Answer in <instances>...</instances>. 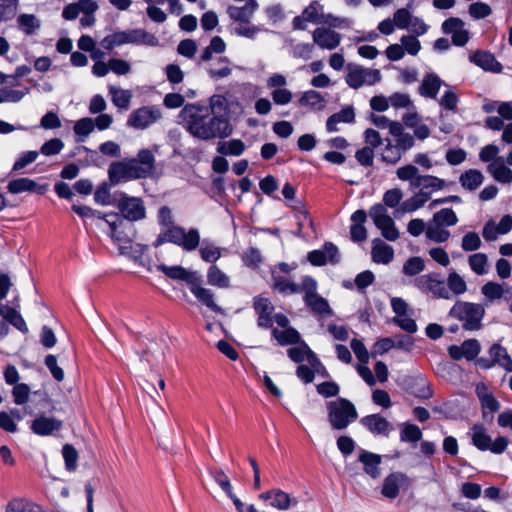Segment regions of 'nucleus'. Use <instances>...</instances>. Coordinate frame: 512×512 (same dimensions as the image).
<instances>
[{
  "mask_svg": "<svg viewBox=\"0 0 512 512\" xmlns=\"http://www.w3.org/2000/svg\"><path fill=\"white\" fill-rule=\"evenodd\" d=\"M230 105L224 95L214 94L209 98V106L197 103L186 104L179 117L186 130L195 138L211 140L225 139L233 133L230 122Z\"/></svg>",
  "mask_w": 512,
  "mask_h": 512,
  "instance_id": "f257e3e1",
  "label": "nucleus"
},
{
  "mask_svg": "<svg viewBox=\"0 0 512 512\" xmlns=\"http://www.w3.org/2000/svg\"><path fill=\"white\" fill-rule=\"evenodd\" d=\"M157 270L172 280L185 282L195 298L211 311L216 313L222 312L221 307L214 301L212 291L201 286L202 278L197 271L187 270L181 265L167 266L165 264L157 265Z\"/></svg>",
  "mask_w": 512,
  "mask_h": 512,
  "instance_id": "f03ea898",
  "label": "nucleus"
},
{
  "mask_svg": "<svg viewBox=\"0 0 512 512\" xmlns=\"http://www.w3.org/2000/svg\"><path fill=\"white\" fill-rule=\"evenodd\" d=\"M125 44L155 47L159 44V40L154 34L144 29L136 28L114 32L105 36L101 41L102 47L107 51H112L115 47Z\"/></svg>",
  "mask_w": 512,
  "mask_h": 512,
  "instance_id": "7ed1b4c3",
  "label": "nucleus"
},
{
  "mask_svg": "<svg viewBox=\"0 0 512 512\" xmlns=\"http://www.w3.org/2000/svg\"><path fill=\"white\" fill-rule=\"evenodd\" d=\"M327 413L328 421L334 430H344L358 418L355 405L342 397L327 403Z\"/></svg>",
  "mask_w": 512,
  "mask_h": 512,
  "instance_id": "20e7f679",
  "label": "nucleus"
},
{
  "mask_svg": "<svg viewBox=\"0 0 512 512\" xmlns=\"http://www.w3.org/2000/svg\"><path fill=\"white\" fill-rule=\"evenodd\" d=\"M485 309L481 304L457 301L449 311V316L463 322L466 331H476L482 327Z\"/></svg>",
  "mask_w": 512,
  "mask_h": 512,
  "instance_id": "39448f33",
  "label": "nucleus"
},
{
  "mask_svg": "<svg viewBox=\"0 0 512 512\" xmlns=\"http://www.w3.org/2000/svg\"><path fill=\"white\" fill-rule=\"evenodd\" d=\"M130 179H146L151 177L156 168V159L149 149H140L136 157L125 159Z\"/></svg>",
  "mask_w": 512,
  "mask_h": 512,
  "instance_id": "423d86ee",
  "label": "nucleus"
},
{
  "mask_svg": "<svg viewBox=\"0 0 512 512\" xmlns=\"http://www.w3.org/2000/svg\"><path fill=\"white\" fill-rule=\"evenodd\" d=\"M118 195L117 208L123 220L135 222L145 218L146 209L141 198L128 196L124 192H120Z\"/></svg>",
  "mask_w": 512,
  "mask_h": 512,
  "instance_id": "0eeeda50",
  "label": "nucleus"
},
{
  "mask_svg": "<svg viewBox=\"0 0 512 512\" xmlns=\"http://www.w3.org/2000/svg\"><path fill=\"white\" fill-rule=\"evenodd\" d=\"M169 243L182 247L186 251L195 250L200 243V234L196 228L186 230L177 225H171L166 230Z\"/></svg>",
  "mask_w": 512,
  "mask_h": 512,
  "instance_id": "6e6552de",
  "label": "nucleus"
},
{
  "mask_svg": "<svg viewBox=\"0 0 512 512\" xmlns=\"http://www.w3.org/2000/svg\"><path fill=\"white\" fill-rule=\"evenodd\" d=\"M415 285L423 292H431L436 298L449 299L450 293L439 274L429 273L416 279Z\"/></svg>",
  "mask_w": 512,
  "mask_h": 512,
  "instance_id": "1a4fd4ad",
  "label": "nucleus"
},
{
  "mask_svg": "<svg viewBox=\"0 0 512 512\" xmlns=\"http://www.w3.org/2000/svg\"><path fill=\"white\" fill-rule=\"evenodd\" d=\"M252 306L257 315V326L262 329L273 328L274 306L269 298L257 295L253 297Z\"/></svg>",
  "mask_w": 512,
  "mask_h": 512,
  "instance_id": "9d476101",
  "label": "nucleus"
},
{
  "mask_svg": "<svg viewBox=\"0 0 512 512\" xmlns=\"http://www.w3.org/2000/svg\"><path fill=\"white\" fill-rule=\"evenodd\" d=\"M161 117L159 110L143 106L134 110L127 121V125L136 129H145Z\"/></svg>",
  "mask_w": 512,
  "mask_h": 512,
  "instance_id": "9b49d317",
  "label": "nucleus"
},
{
  "mask_svg": "<svg viewBox=\"0 0 512 512\" xmlns=\"http://www.w3.org/2000/svg\"><path fill=\"white\" fill-rule=\"evenodd\" d=\"M259 498L268 502V505L278 510H287L290 507H296L298 500L291 497L288 493L273 489L259 495Z\"/></svg>",
  "mask_w": 512,
  "mask_h": 512,
  "instance_id": "f8f14e48",
  "label": "nucleus"
},
{
  "mask_svg": "<svg viewBox=\"0 0 512 512\" xmlns=\"http://www.w3.org/2000/svg\"><path fill=\"white\" fill-rule=\"evenodd\" d=\"M63 422L55 417L37 416L30 424L31 431L38 436H50L62 429Z\"/></svg>",
  "mask_w": 512,
  "mask_h": 512,
  "instance_id": "ddd939ff",
  "label": "nucleus"
},
{
  "mask_svg": "<svg viewBox=\"0 0 512 512\" xmlns=\"http://www.w3.org/2000/svg\"><path fill=\"white\" fill-rule=\"evenodd\" d=\"M404 389L416 398L428 400L433 396V391L427 380L422 376H408L404 379Z\"/></svg>",
  "mask_w": 512,
  "mask_h": 512,
  "instance_id": "4468645a",
  "label": "nucleus"
},
{
  "mask_svg": "<svg viewBox=\"0 0 512 512\" xmlns=\"http://www.w3.org/2000/svg\"><path fill=\"white\" fill-rule=\"evenodd\" d=\"M47 187V184L40 185L33 179L22 177L9 181L7 190L11 194L31 192L37 195H43L47 191Z\"/></svg>",
  "mask_w": 512,
  "mask_h": 512,
  "instance_id": "2eb2a0df",
  "label": "nucleus"
},
{
  "mask_svg": "<svg viewBox=\"0 0 512 512\" xmlns=\"http://www.w3.org/2000/svg\"><path fill=\"white\" fill-rule=\"evenodd\" d=\"M360 423L374 435L388 436L389 432L393 429L392 424L378 413L362 417Z\"/></svg>",
  "mask_w": 512,
  "mask_h": 512,
  "instance_id": "dca6fc26",
  "label": "nucleus"
},
{
  "mask_svg": "<svg viewBox=\"0 0 512 512\" xmlns=\"http://www.w3.org/2000/svg\"><path fill=\"white\" fill-rule=\"evenodd\" d=\"M469 60L485 71L501 73L503 66L489 51L477 50L469 56Z\"/></svg>",
  "mask_w": 512,
  "mask_h": 512,
  "instance_id": "f3484780",
  "label": "nucleus"
},
{
  "mask_svg": "<svg viewBox=\"0 0 512 512\" xmlns=\"http://www.w3.org/2000/svg\"><path fill=\"white\" fill-rule=\"evenodd\" d=\"M358 461L363 464L364 472L371 478L376 479L380 476V464L382 462L381 455L365 449H360Z\"/></svg>",
  "mask_w": 512,
  "mask_h": 512,
  "instance_id": "a211bd4d",
  "label": "nucleus"
},
{
  "mask_svg": "<svg viewBox=\"0 0 512 512\" xmlns=\"http://www.w3.org/2000/svg\"><path fill=\"white\" fill-rule=\"evenodd\" d=\"M312 36L314 43L321 48L329 50L337 48L341 41V37L337 32L327 28H316Z\"/></svg>",
  "mask_w": 512,
  "mask_h": 512,
  "instance_id": "6ab92c4d",
  "label": "nucleus"
},
{
  "mask_svg": "<svg viewBox=\"0 0 512 512\" xmlns=\"http://www.w3.org/2000/svg\"><path fill=\"white\" fill-rule=\"evenodd\" d=\"M259 5L256 0H247L242 7L229 6L227 13L231 19L243 24H249L250 19L258 9Z\"/></svg>",
  "mask_w": 512,
  "mask_h": 512,
  "instance_id": "aec40b11",
  "label": "nucleus"
},
{
  "mask_svg": "<svg viewBox=\"0 0 512 512\" xmlns=\"http://www.w3.org/2000/svg\"><path fill=\"white\" fill-rule=\"evenodd\" d=\"M124 220L119 216V220L110 223V236L115 243L119 245L121 253L132 247L131 237L123 230Z\"/></svg>",
  "mask_w": 512,
  "mask_h": 512,
  "instance_id": "412c9836",
  "label": "nucleus"
},
{
  "mask_svg": "<svg viewBox=\"0 0 512 512\" xmlns=\"http://www.w3.org/2000/svg\"><path fill=\"white\" fill-rule=\"evenodd\" d=\"M0 316H2L8 324H11L23 334H27L29 332L24 318L15 307L8 305L0 306Z\"/></svg>",
  "mask_w": 512,
  "mask_h": 512,
  "instance_id": "4be33fe9",
  "label": "nucleus"
},
{
  "mask_svg": "<svg viewBox=\"0 0 512 512\" xmlns=\"http://www.w3.org/2000/svg\"><path fill=\"white\" fill-rule=\"evenodd\" d=\"M406 475L401 472H393L389 474L383 482L382 494L390 499H394L399 495L400 484L405 482Z\"/></svg>",
  "mask_w": 512,
  "mask_h": 512,
  "instance_id": "5701e85b",
  "label": "nucleus"
},
{
  "mask_svg": "<svg viewBox=\"0 0 512 512\" xmlns=\"http://www.w3.org/2000/svg\"><path fill=\"white\" fill-rule=\"evenodd\" d=\"M371 254L375 263L388 264L394 258L393 248L379 238L373 240Z\"/></svg>",
  "mask_w": 512,
  "mask_h": 512,
  "instance_id": "b1692460",
  "label": "nucleus"
},
{
  "mask_svg": "<svg viewBox=\"0 0 512 512\" xmlns=\"http://www.w3.org/2000/svg\"><path fill=\"white\" fill-rule=\"evenodd\" d=\"M271 335L281 346L302 344L300 333L294 327H288L284 330L272 328Z\"/></svg>",
  "mask_w": 512,
  "mask_h": 512,
  "instance_id": "393cba45",
  "label": "nucleus"
},
{
  "mask_svg": "<svg viewBox=\"0 0 512 512\" xmlns=\"http://www.w3.org/2000/svg\"><path fill=\"white\" fill-rule=\"evenodd\" d=\"M443 81L434 73H428L424 76L419 87V93L428 98H436Z\"/></svg>",
  "mask_w": 512,
  "mask_h": 512,
  "instance_id": "a878e982",
  "label": "nucleus"
},
{
  "mask_svg": "<svg viewBox=\"0 0 512 512\" xmlns=\"http://www.w3.org/2000/svg\"><path fill=\"white\" fill-rule=\"evenodd\" d=\"M108 178L112 185H117L122 180H131L126 161L112 162L108 169Z\"/></svg>",
  "mask_w": 512,
  "mask_h": 512,
  "instance_id": "bb28decb",
  "label": "nucleus"
},
{
  "mask_svg": "<svg viewBox=\"0 0 512 512\" xmlns=\"http://www.w3.org/2000/svg\"><path fill=\"white\" fill-rule=\"evenodd\" d=\"M245 149V143L241 139L220 141L216 148L217 152L223 156H240L244 153Z\"/></svg>",
  "mask_w": 512,
  "mask_h": 512,
  "instance_id": "cd10ccee",
  "label": "nucleus"
},
{
  "mask_svg": "<svg viewBox=\"0 0 512 512\" xmlns=\"http://www.w3.org/2000/svg\"><path fill=\"white\" fill-rule=\"evenodd\" d=\"M483 174L477 169H469L460 175L459 181L463 188L474 191L483 182Z\"/></svg>",
  "mask_w": 512,
  "mask_h": 512,
  "instance_id": "c85d7f7f",
  "label": "nucleus"
},
{
  "mask_svg": "<svg viewBox=\"0 0 512 512\" xmlns=\"http://www.w3.org/2000/svg\"><path fill=\"white\" fill-rule=\"evenodd\" d=\"M431 193L428 191H424L420 189L418 193L414 196L406 199L402 203V209L404 212H414L425 205V203L430 199Z\"/></svg>",
  "mask_w": 512,
  "mask_h": 512,
  "instance_id": "c756f323",
  "label": "nucleus"
},
{
  "mask_svg": "<svg viewBox=\"0 0 512 512\" xmlns=\"http://www.w3.org/2000/svg\"><path fill=\"white\" fill-rule=\"evenodd\" d=\"M207 283L219 288H228L230 281L217 265L212 264L207 271Z\"/></svg>",
  "mask_w": 512,
  "mask_h": 512,
  "instance_id": "7c9ffc66",
  "label": "nucleus"
},
{
  "mask_svg": "<svg viewBox=\"0 0 512 512\" xmlns=\"http://www.w3.org/2000/svg\"><path fill=\"white\" fill-rule=\"evenodd\" d=\"M472 444L480 451H487L490 448L491 437L486 434L485 428L482 424H475L472 427Z\"/></svg>",
  "mask_w": 512,
  "mask_h": 512,
  "instance_id": "2f4dec72",
  "label": "nucleus"
},
{
  "mask_svg": "<svg viewBox=\"0 0 512 512\" xmlns=\"http://www.w3.org/2000/svg\"><path fill=\"white\" fill-rule=\"evenodd\" d=\"M413 187H421L424 191L431 188L432 190H441L445 187V181L437 176L422 175L413 181Z\"/></svg>",
  "mask_w": 512,
  "mask_h": 512,
  "instance_id": "473e14b6",
  "label": "nucleus"
},
{
  "mask_svg": "<svg viewBox=\"0 0 512 512\" xmlns=\"http://www.w3.org/2000/svg\"><path fill=\"white\" fill-rule=\"evenodd\" d=\"M299 104L321 110L324 107L325 99L316 90H308L299 98Z\"/></svg>",
  "mask_w": 512,
  "mask_h": 512,
  "instance_id": "72a5a7b5",
  "label": "nucleus"
},
{
  "mask_svg": "<svg viewBox=\"0 0 512 512\" xmlns=\"http://www.w3.org/2000/svg\"><path fill=\"white\" fill-rule=\"evenodd\" d=\"M273 278V289L279 291L282 294H297L301 292L300 285L289 281L283 276H272Z\"/></svg>",
  "mask_w": 512,
  "mask_h": 512,
  "instance_id": "f704fd0d",
  "label": "nucleus"
},
{
  "mask_svg": "<svg viewBox=\"0 0 512 512\" xmlns=\"http://www.w3.org/2000/svg\"><path fill=\"white\" fill-rule=\"evenodd\" d=\"M305 304L316 314L332 315V309L328 301L319 294L304 300Z\"/></svg>",
  "mask_w": 512,
  "mask_h": 512,
  "instance_id": "c9c22d12",
  "label": "nucleus"
},
{
  "mask_svg": "<svg viewBox=\"0 0 512 512\" xmlns=\"http://www.w3.org/2000/svg\"><path fill=\"white\" fill-rule=\"evenodd\" d=\"M433 222L438 226H454L458 217L452 208H443L433 215Z\"/></svg>",
  "mask_w": 512,
  "mask_h": 512,
  "instance_id": "e433bc0d",
  "label": "nucleus"
},
{
  "mask_svg": "<svg viewBox=\"0 0 512 512\" xmlns=\"http://www.w3.org/2000/svg\"><path fill=\"white\" fill-rule=\"evenodd\" d=\"M109 93L111 94L112 102L116 107L121 109H127L129 107L131 101L130 91L110 86Z\"/></svg>",
  "mask_w": 512,
  "mask_h": 512,
  "instance_id": "4c0bfd02",
  "label": "nucleus"
},
{
  "mask_svg": "<svg viewBox=\"0 0 512 512\" xmlns=\"http://www.w3.org/2000/svg\"><path fill=\"white\" fill-rule=\"evenodd\" d=\"M39 506L33 504L25 498H17L11 500L5 512H39Z\"/></svg>",
  "mask_w": 512,
  "mask_h": 512,
  "instance_id": "58836bf2",
  "label": "nucleus"
},
{
  "mask_svg": "<svg viewBox=\"0 0 512 512\" xmlns=\"http://www.w3.org/2000/svg\"><path fill=\"white\" fill-rule=\"evenodd\" d=\"M302 13L308 22L319 24L323 14V5L317 0H312Z\"/></svg>",
  "mask_w": 512,
  "mask_h": 512,
  "instance_id": "ea45409f",
  "label": "nucleus"
},
{
  "mask_svg": "<svg viewBox=\"0 0 512 512\" xmlns=\"http://www.w3.org/2000/svg\"><path fill=\"white\" fill-rule=\"evenodd\" d=\"M421 438H422V431L416 424H412V423L404 424V426L400 432L401 441L416 443V442L420 441Z\"/></svg>",
  "mask_w": 512,
  "mask_h": 512,
  "instance_id": "a19ab883",
  "label": "nucleus"
},
{
  "mask_svg": "<svg viewBox=\"0 0 512 512\" xmlns=\"http://www.w3.org/2000/svg\"><path fill=\"white\" fill-rule=\"evenodd\" d=\"M345 81L347 85L353 89L360 88L363 84L366 83V75L365 69L361 67H355L353 70H350L345 76Z\"/></svg>",
  "mask_w": 512,
  "mask_h": 512,
  "instance_id": "79ce46f5",
  "label": "nucleus"
},
{
  "mask_svg": "<svg viewBox=\"0 0 512 512\" xmlns=\"http://www.w3.org/2000/svg\"><path fill=\"white\" fill-rule=\"evenodd\" d=\"M62 455L65 462V468L68 471H74L77 468L78 451L72 444H65L62 448Z\"/></svg>",
  "mask_w": 512,
  "mask_h": 512,
  "instance_id": "37998d69",
  "label": "nucleus"
},
{
  "mask_svg": "<svg viewBox=\"0 0 512 512\" xmlns=\"http://www.w3.org/2000/svg\"><path fill=\"white\" fill-rule=\"evenodd\" d=\"M211 477L220 486L225 494H231L232 485L227 474L220 468L214 467L209 469Z\"/></svg>",
  "mask_w": 512,
  "mask_h": 512,
  "instance_id": "c03bdc74",
  "label": "nucleus"
},
{
  "mask_svg": "<svg viewBox=\"0 0 512 512\" xmlns=\"http://www.w3.org/2000/svg\"><path fill=\"white\" fill-rule=\"evenodd\" d=\"M95 124L94 120L89 117H84L78 120L74 125V133L79 137H87L93 130ZM78 141H84V138H80Z\"/></svg>",
  "mask_w": 512,
  "mask_h": 512,
  "instance_id": "a18cd8bd",
  "label": "nucleus"
},
{
  "mask_svg": "<svg viewBox=\"0 0 512 512\" xmlns=\"http://www.w3.org/2000/svg\"><path fill=\"white\" fill-rule=\"evenodd\" d=\"M387 222H380L378 226H376L378 229L381 230L382 236L388 240V241H396L399 238V231L395 225L394 220L390 217V219H387Z\"/></svg>",
  "mask_w": 512,
  "mask_h": 512,
  "instance_id": "49530a36",
  "label": "nucleus"
},
{
  "mask_svg": "<svg viewBox=\"0 0 512 512\" xmlns=\"http://www.w3.org/2000/svg\"><path fill=\"white\" fill-rule=\"evenodd\" d=\"M447 286L455 295H461L467 290L466 282L456 272H452L448 275Z\"/></svg>",
  "mask_w": 512,
  "mask_h": 512,
  "instance_id": "de8ad7c7",
  "label": "nucleus"
},
{
  "mask_svg": "<svg viewBox=\"0 0 512 512\" xmlns=\"http://www.w3.org/2000/svg\"><path fill=\"white\" fill-rule=\"evenodd\" d=\"M17 22L20 28L24 31L25 34L30 35L34 32L35 29L40 27V24L33 14H21Z\"/></svg>",
  "mask_w": 512,
  "mask_h": 512,
  "instance_id": "09e8293b",
  "label": "nucleus"
},
{
  "mask_svg": "<svg viewBox=\"0 0 512 512\" xmlns=\"http://www.w3.org/2000/svg\"><path fill=\"white\" fill-rule=\"evenodd\" d=\"M425 269L424 260L420 257H410L403 266V273L408 276H415Z\"/></svg>",
  "mask_w": 512,
  "mask_h": 512,
  "instance_id": "8fccbe9b",
  "label": "nucleus"
},
{
  "mask_svg": "<svg viewBox=\"0 0 512 512\" xmlns=\"http://www.w3.org/2000/svg\"><path fill=\"white\" fill-rule=\"evenodd\" d=\"M31 393L30 387L26 383H17L13 386L12 390V396L14 403L17 405H23L25 404L28 399L29 395Z\"/></svg>",
  "mask_w": 512,
  "mask_h": 512,
  "instance_id": "3c124183",
  "label": "nucleus"
},
{
  "mask_svg": "<svg viewBox=\"0 0 512 512\" xmlns=\"http://www.w3.org/2000/svg\"><path fill=\"white\" fill-rule=\"evenodd\" d=\"M426 236L428 239L436 243H442L449 239L450 232L447 229H444L442 226L435 224V226H428L426 230Z\"/></svg>",
  "mask_w": 512,
  "mask_h": 512,
  "instance_id": "603ef678",
  "label": "nucleus"
},
{
  "mask_svg": "<svg viewBox=\"0 0 512 512\" xmlns=\"http://www.w3.org/2000/svg\"><path fill=\"white\" fill-rule=\"evenodd\" d=\"M481 292L490 301L500 299L504 293L502 286L493 281H489L484 284L481 288Z\"/></svg>",
  "mask_w": 512,
  "mask_h": 512,
  "instance_id": "864d4df0",
  "label": "nucleus"
},
{
  "mask_svg": "<svg viewBox=\"0 0 512 512\" xmlns=\"http://www.w3.org/2000/svg\"><path fill=\"white\" fill-rule=\"evenodd\" d=\"M468 262L472 271L477 275H483L486 272L487 256L484 253L470 255Z\"/></svg>",
  "mask_w": 512,
  "mask_h": 512,
  "instance_id": "5fc2aeb1",
  "label": "nucleus"
},
{
  "mask_svg": "<svg viewBox=\"0 0 512 512\" xmlns=\"http://www.w3.org/2000/svg\"><path fill=\"white\" fill-rule=\"evenodd\" d=\"M413 19L407 8L397 9L393 17V21L399 29H408Z\"/></svg>",
  "mask_w": 512,
  "mask_h": 512,
  "instance_id": "6e6d98bb",
  "label": "nucleus"
},
{
  "mask_svg": "<svg viewBox=\"0 0 512 512\" xmlns=\"http://www.w3.org/2000/svg\"><path fill=\"white\" fill-rule=\"evenodd\" d=\"M242 261L245 266L250 268H257L262 262L260 251L255 247H249L242 256Z\"/></svg>",
  "mask_w": 512,
  "mask_h": 512,
  "instance_id": "4d7b16f0",
  "label": "nucleus"
},
{
  "mask_svg": "<svg viewBox=\"0 0 512 512\" xmlns=\"http://www.w3.org/2000/svg\"><path fill=\"white\" fill-rule=\"evenodd\" d=\"M464 357L468 360H474L480 353L481 346L477 339H467L462 344Z\"/></svg>",
  "mask_w": 512,
  "mask_h": 512,
  "instance_id": "13d9d810",
  "label": "nucleus"
},
{
  "mask_svg": "<svg viewBox=\"0 0 512 512\" xmlns=\"http://www.w3.org/2000/svg\"><path fill=\"white\" fill-rule=\"evenodd\" d=\"M395 347V340L391 337L378 339L372 347V356L383 355Z\"/></svg>",
  "mask_w": 512,
  "mask_h": 512,
  "instance_id": "bf43d9fd",
  "label": "nucleus"
},
{
  "mask_svg": "<svg viewBox=\"0 0 512 512\" xmlns=\"http://www.w3.org/2000/svg\"><path fill=\"white\" fill-rule=\"evenodd\" d=\"M491 7L484 2H474L469 6V14L474 19H484L491 15Z\"/></svg>",
  "mask_w": 512,
  "mask_h": 512,
  "instance_id": "052dcab7",
  "label": "nucleus"
},
{
  "mask_svg": "<svg viewBox=\"0 0 512 512\" xmlns=\"http://www.w3.org/2000/svg\"><path fill=\"white\" fill-rule=\"evenodd\" d=\"M39 153L37 151H26L23 152L20 157L14 162L12 172H18L24 169L27 165L33 163Z\"/></svg>",
  "mask_w": 512,
  "mask_h": 512,
  "instance_id": "680f3d73",
  "label": "nucleus"
},
{
  "mask_svg": "<svg viewBox=\"0 0 512 512\" xmlns=\"http://www.w3.org/2000/svg\"><path fill=\"white\" fill-rule=\"evenodd\" d=\"M493 177L496 181L504 184H508L512 182V170L508 168L503 161L493 169L492 171Z\"/></svg>",
  "mask_w": 512,
  "mask_h": 512,
  "instance_id": "e2e57ef3",
  "label": "nucleus"
},
{
  "mask_svg": "<svg viewBox=\"0 0 512 512\" xmlns=\"http://www.w3.org/2000/svg\"><path fill=\"white\" fill-rule=\"evenodd\" d=\"M64 147V143L59 138H52L46 141L40 148V152L45 156L59 154Z\"/></svg>",
  "mask_w": 512,
  "mask_h": 512,
  "instance_id": "0e129e2a",
  "label": "nucleus"
},
{
  "mask_svg": "<svg viewBox=\"0 0 512 512\" xmlns=\"http://www.w3.org/2000/svg\"><path fill=\"white\" fill-rule=\"evenodd\" d=\"M357 162L364 167H371L374 164V149L364 146L355 153Z\"/></svg>",
  "mask_w": 512,
  "mask_h": 512,
  "instance_id": "69168bd1",
  "label": "nucleus"
},
{
  "mask_svg": "<svg viewBox=\"0 0 512 512\" xmlns=\"http://www.w3.org/2000/svg\"><path fill=\"white\" fill-rule=\"evenodd\" d=\"M201 259L207 263H215L221 257V250L214 245H205L199 250Z\"/></svg>",
  "mask_w": 512,
  "mask_h": 512,
  "instance_id": "338daca9",
  "label": "nucleus"
},
{
  "mask_svg": "<svg viewBox=\"0 0 512 512\" xmlns=\"http://www.w3.org/2000/svg\"><path fill=\"white\" fill-rule=\"evenodd\" d=\"M317 392L325 397L331 398L335 397L339 394L340 388L339 385L334 381H325L316 386Z\"/></svg>",
  "mask_w": 512,
  "mask_h": 512,
  "instance_id": "774afa93",
  "label": "nucleus"
}]
</instances>
